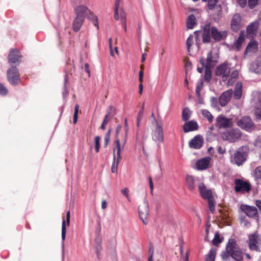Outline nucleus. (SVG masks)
Wrapping results in <instances>:
<instances>
[{"mask_svg":"<svg viewBox=\"0 0 261 261\" xmlns=\"http://www.w3.org/2000/svg\"><path fill=\"white\" fill-rule=\"evenodd\" d=\"M100 139V137L98 136L95 137V149L96 152H98L99 151Z\"/></svg>","mask_w":261,"mask_h":261,"instance_id":"45","label":"nucleus"},{"mask_svg":"<svg viewBox=\"0 0 261 261\" xmlns=\"http://www.w3.org/2000/svg\"><path fill=\"white\" fill-rule=\"evenodd\" d=\"M218 1L219 0H208L207 3L208 9L210 10L214 9L216 6H218L216 4Z\"/></svg>","mask_w":261,"mask_h":261,"instance_id":"42","label":"nucleus"},{"mask_svg":"<svg viewBox=\"0 0 261 261\" xmlns=\"http://www.w3.org/2000/svg\"><path fill=\"white\" fill-rule=\"evenodd\" d=\"M191 112L188 108H185L182 112V119L184 121H186L190 118L191 116Z\"/></svg>","mask_w":261,"mask_h":261,"instance_id":"36","label":"nucleus"},{"mask_svg":"<svg viewBox=\"0 0 261 261\" xmlns=\"http://www.w3.org/2000/svg\"><path fill=\"white\" fill-rule=\"evenodd\" d=\"M152 138L156 143L158 147L160 148L161 144L164 141V134L162 127L158 124L156 125L155 130L152 133Z\"/></svg>","mask_w":261,"mask_h":261,"instance_id":"13","label":"nucleus"},{"mask_svg":"<svg viewBox=\"0 0 261 261\" xmlns=\"http://www.w3.org/2000/svg\"><path fill=\"white\" fill-rule=\"evenodd\" d=\"M144 104L143 105V106L141 108V109L139 111V112L138 113V116H137V118H138V119H142V117L143 115L144 108Z\"/></svg>","mask_w":261,"mask_h":261,"instance_id":"52","label":"nucleus"},{"mask_svg":"<svg viewBox=\"0 0 261 261\" xmlns=\"http://www.w3.org/2000/svg\"><path fill=\"white\" fill-rule=\"evenodd\" d=\"M242 136V133L239 129L234 128L223 132L222 134V138L224 141L234 143L240 140Z\"/></svg>","mask_w":261,"mask_h":261,"instance_id":"4","label":"nucleus"},{"mask_svg":"<svg viewBox=\"0 0 261 261\" xmlns=\"http://www.w3.org/2000/svg\"><path fill=\"white\" fill-rule=\"evenodd\" d=\"M211 68L212 67L205 66L204 72V80L207 82H210L212 77L211 71Z\"/></svg>","mask_w":261,"mask_h":261,"instance_id":"38","label":"nucleus"},{"mask_svg":"<svg viewBox=\"0 0 261 261\" xmlns=\"http://www.w3.org/2000/svg\"><path fill=\"white\" fill-rule=\"evenodd\" d=\"M241 15L238 13L235 14L231 21V28L233 31L237 32L239 30L241 27Z\"/></svg>","mask_w":261,"mask_h":261,"instance_id":"22","label":"nucleus"},{"mask_svg":"<svg viewBox=\"0 0 261 261\" xmlns=\"http://www.w3.org/2000/svg\"><path fill=\"white\" fill-rule=\"evenodd\" d=\"M248 148L245 146L239 148L233 155L231 162L238 166L242 165L247 160Z\"/></svg>","mask_w":261,"mask_h":261,"instance_id":"3","label":"nucleus"},{"mask_svg":"<svg viewBox=\"0 0 261 261\" xmlns=\"http://www.w3.org/2000/svg\"><path fill=\"white\" fill-rule=\"evenodd\" d=\"M198 189L201 197L203 199H207L209 209L213 213L215 210V205L212 191L210 190L207 189L205 186L202 182H200L198 184Z\"/></svg>","mask_w":261,"mask_h":261,"instance_id":"2","label":"nucleus"},{"mask_svg":"<svg viewBox=\"0 0 261 261\" xmlns=\"http://www.w3.org/2000/svg\"><path fill=\"white\" fill-rule=\"evenodd\" d=\"M92 20L93 21V23L95 26H96L97 28V29H98V18L96 16L93 15L92 16Z\"/></svg>","mask_w":261,"mask_h":261,"instance_id":"54","label":"nucleus"},{"mask_svg":"<svg viewBox=\"0 0 261 261\" xmlns=\"http://www.w3.org/2000/svg\"><path fill=\"white\" fill-rule=\"evenodd\" d=\"M203 143V137L201 135H198L189 141V146L191 148L199 149L202 146Z\"/></svg>","mask_w":261,"mask_h":261,"instance_id":"16","label":"nucleus"},{"mask_svg":"<svg viewBox=\"0 0 261 261\" xmlns=\"http://www.w3.org/2000/svg\"><path fill=\"white\" fill-rule=\"evenodd\" d=\"M110 137L108 136V135H106L105 137V146H107V144L110 141Z\"/></svg>","mask_w":261,"mask_h":261,"instance_id":"62","label":"nucleus"},{"mask_svg":"<svg viewBox=\"0 0 261 261\" xmlns=\"http://www.w3.org/2000/svg\"><path fill=\"white\" fill-rule=\"evenodd\" d=\"M235 191L237 193H244L249 192L251 190V185L247 181H244L241 179H236L234 180Z\"/></svg>","mask_w":261,"mask_h":261,"instance_id":"12","label":"nucleus"},{"mask_svg":"<svg viewBox=\"0 0 261 261\" xmlns=\"http://www.w3.org/2000/svg\"><path fill=\"white\" fill-rule=\"evenodd\" d=\"M7 78L9 82L11 85L15 86L18 84L20 80V74L16 67L12 66L7 70Z\"/></svg>","mask_w":261,"mask_h":261,"instance_id":"10","label":"nucleus"},{"mask_svg":"<svg viewBox=\"0 0 261 261\" xmlns=\"http://www.w3.org/2000/svg\"><path fill=\"white\" fill-rule=\"evenodd\" d=\"M241 208L242 211L249 217L255 218L257 217V211L256 208L254 206L242 205Z\"/></svg>","mask_w":261,"mask_h":261,"instance_id":"20","label":"nucleus"},{"mask_svg":"<svg viewBox=\"0 0 261 261\" xmlns=\"http://www.w3.org/2000/svg\"><path fill=\"white\" fill-rule=\"evenodd\" d=\"M8 90L7 88L0 83V95H5L7 94Z\"/></svg>","mask_w":261,"mask_h":261,"instance_id":"49","label":"nucleus"},{"mask_svg":"<svg viewBox=\"0 0 261 261\" xmlns=\"http://www.w3.org/2000/svg\"><path fill=\"white\" fill-rule=\"evenodd\" d=\"M66 222L65 220L62 221V257L64 258V242L66 238Z\"/></svg>","mask_w":261,"mask_h":261,"instance_id":"29","label":"nucleus"},{"mask_svg":"<svg viewBox=\"0 0 261 261\" xmlns=\"http://www.w3.org/2000/svg\"><path fill=\"white\" fill-rule=\"evenodd\" d=\"M244 41V37L240 35L235 42L234 45L237 50H240L242 47V44Z\"/></svg>","mask_w":261,"mask_h":261,"instance_id":"39","label":"nucleus"},{"mask_svg":"<svg viewBox=\"0 0 261 261\" xmlns=\"http://www.w3.org/2000/svg\"><path fill=\"white\" fill-rule=\"evenodd\" d=\"M85 20V19L81 17L75 16L72 22L73 30L77 32L81 28L82 24Z\"/></svg>","mask_w":261,"mask_h":261,"instance_id":"26","label":"nucleus"},{"mask_svg":"<svg viewBox=\"0 0 261 261\" xmlns=\"http://www.w3.org/2000/svg\"><path fill=\"white\" fill-rule=\"evenodd\" d=\"M203 82L201 81L197 85L196 88V96H200V91L202 89V88L203 87Z\"/></svg>","mask_w":261,"mask_h":261,"instance_id":"48","label":"nucleus"},{"mask_svg":"<svg viewBox=\"0 0 261 261\" xmlns=\"http://www.w3.org/2000/svg\"><path fill=\"white\" fill-rule=\"evenodd\" d=\"M216 254V250L212 248L208 253L205 256V261H215Z\"/></svg>","mask_w":261,"mask_h":261,"instance_id":"35","label":"nucleus"},{"mask_svg":"<svg viewBox=\"0 0 261 261\" xmlns=\"http://www.w3.org/2000/svg\"><path fill=\"white\" fill-rule=\"evenodd\" d=\"M211 158L206 156L198 160L195 164V166L198 170H203L209 167Z\"/></svg>","mask_w":261,"mask_h":261,"instance_id":"17","label":"nucleus"},{"mask_svg":"<svg viewBox=\"0 0 261 261\" xmlns=\"http://www.w3.org/2000/svg\"><path fill=\"white\" fill-rule=\"evenodd\" d=\"M141 70L139 71V81L140 82V83H142L143 82V71L142 70L143 66L142 65L141 66Z\"/></svg>","mask_w":261,"mask_h":261,"instance_id":"53","label":"nucleus"},{"mask_svg":"<svg viewBox=\"0 0 261 261\" xmlns=\"http://www.w3.org/2000/svg\"><path fill=\"white\" fill-rule=\"evenodd\" d=\"M79 110V105H76L75 106L74 113L73 115V123L75 124L77 120L78 112Z\"/></svg>","mask_w":261,"mask_h":261,"instance_id":"46","label":"nucleus"},{"mask_svg":"<svg viewBox=\"0 0 261 261\" xmlns=\"http://www.w3.org/2000/svg\"><path fill=\"white\" fill-rule=\"evenodd\" d=\"M153 252H154L153 247V246L150 245V247L149 248V251H148L149 255L153 256Z\"/></svg>","mask_w":261,"mask_h":261,"instance_id":"63","label":"nucleus"},{"mask_svg":"<svg viewBox=\"0 0 261 261\" xmlns=\"http://www.w3.org/2000/svg\"><path fill=\"white\" fill-rule=\"evenodd\" d=\"M258 0H248V6L250 9L254 8L257 4Z\"/></svg>","mask_w":261,"mask_h":261,"instance_id":"50","label":"nucleus"},{"mask_svg":"<svg viewBox=\"0 0 261 261\" xmlns=\"http://www.w3.org/2000/svg\"><path fill=\"white\" fill-rule=\"evenodd\" d=\"M237 124L241 128L248 132L251 131L255 127L254 122L249 116H244L238 119Z\"/></svg>","mask_w":261,"mask_h":261,"instance_id":"8","label":"nucleus"},{"mask_svg":"<svg viewBox=\"0 0 261 261\" xmlns=\"http://www.w3.org/2000/svg\"><path fill=\"white\" fill-rule=\"evenodd\" d=\"M198 124L196 121H190L187 123H186L183 125L182 127L185 133L196 130L198 129Z\"/></svg>","mask_w":261,"mask_h":261,"instance_id":"24","label":"nucleus"},{"mask_svg":"<svg viewBox=\"0 0 261 261\" xmlns=\"http://www.w3.org/2000/svg\"><path fill=\"white\" fill-rule=\"evenodd\" d=\"M115 143L116 148L113 149V163L112 165L111 170L113 173L117 172L118 166L120 162L121 156V145L119 139H117Z\"/></svg>","mask_w":261,"mask_h":261,"instance_id":"5","label":"nucleus"},{"mask_svg":"<svg viewBox=\"0 0 261 261\" xmlns=\"http://www.w3.org/2000/svg\"><path fill=\"white\" fill-rule=\"evenodd\" d=\"M219 55L217 53L210 51L207 55L205 66L213 67L218 62Z\"/></svg>","mask_w":261,"mask_h":261,"instance_id":"19","label":"nucleus"},{"mask_svg":"<svg viewBox=\"0 0 261 261\" xmlns=\"http://www.w3.org/2000/svg\"><path fill=\"white\" fill-rule=\"evenodd\" d=\"M232 93L233 91L230 89L224 91L220 95L219 98V101L222 107H224L228 103L230 100Z\"/></svg>","mask_w":261,"mask_h":261,"instance_id":"18","label":"nucleus"},{"mask_svg":"<svg viewBox=\"0 0 261 261\" xmlns=\"http://www.w3.org/2000/svg\"><path fill=\"white\" fill-rule=\"evenodd\" d=\"M203 117L207 119L209 122L211 123L213 121V116L207 110H202L201 111Z\"/></svg>","mask_w":261,"mask_h":261,"instance_id":"37","label":"nucleus"},{"mask_svg":"<svg viewBox=\"0 0 261 261\" xmlns=\"http://www.w3.org/2000/svg\"><path fill=\"white\" fill-rule=\"evenodd\" d=\"M128 191V189L127 188H125L121 190V193L128 200V201H130Z\"/></svg>","mask_w":261,"mask_h":261,"instance_id":"51","label":"nucleus"},{"mask_svg":"<svg viewBox=\"0 0 261 261\" xmlns=\"http://www.w3.org/2000/svg\"><path fill=\"white\" fill-rule=\"evenodd\" d=\"M21 54L20 51L16 49H12L8 55L9 63L12 65L15 64L16 65H19L21 62Z\"/></svg>","mask_w":261,"mask_h":261,"instance_id":"14","label":"nucleus"},{"mask_svg":"<svg viewBox=\"0 0 261 261\" xmlns=\"http://www.w3.org/2000/svg\"><path fill=\"white\" fill-rule=\"evenodd\" d=\"M261 242V238L257 231L248 236V247L250 250L260 252L259 245Z\"/></svg>","mask_w":261,"mask_h":261,"instance_id":"6","label":"nucleus"},{"mask_svg":"<svg viewBox=\"0 0 261 261\" xmlns=\"http://www.w3.org/2000/svg\"><path fill=\"white\" fill-rule=\"evenodd\" d=\"M256 205L261 211V200H256Z\"/></svg>","mask_w":261,"mask_h":261,"instance_id":"64","label":"nucleus"},{"mask_svg":"<svg viewBox=\"0 0 261 261\" xmlns=\"http://www.w3.org/2000/svg\"><path fill=\"white\" fill-rule=\"evenodd\" d=\"M101 244L102 238L100 236L96 237L94 240V248L98 258H99L100 251L102 249Z\"/></svg>","mask_w":261,"mask_h":261,"instance_id":"25","label":"nucleus"},{"mask_svg":"<svg viewBox=\"0 0 261 261\" xmlns=\"http://www.w3.org/2000/svg\"><path fill=\"white\" fill-rule=\"evenodd\" d=\"M232 125V119L228 118L222 115L218 116L216 119L215 126L219 129L229 128Z\"/></svg>","mask_w":261,"mask_h":261,"instance_id":"11","label":"nucleus"},{"mask_svg":"<svg viewBox=\"0 0 261 261\" xmlns=\"http://www.w3.org/2000/svg\"><path fill=\"white\" fill-rule=\"evenodd\" d=\"M196 24V17L193 14L190 15L187 20V27L189 29H192L194 28Z\"/></svg>","mask_w":261,"mask_h":261,"instance_id":"33","label":"nucleus"},{"mask_svg":"<svg viewBox=\"0 0 261 261\" xmlns=\"http://www.w3.org/2000/svg\"><path fill=\"white\" fill-rule=\"evenodd\" d=\"M227 32L226 31H219L215 27L211 28L212 38L215 41H219L226 37Z\"/></svg>","mask_w":261,"mask_h":261,"instance_id":"15","label":"nucleus"},{"mask_svg":"<svg viewBox=\"0 0 261 261\" xmlns=\"http://www.w3.org/2000/svg\"><path fill=\"white\" fill-rule=\"evenodd\" d=\"M214 10V13L213 14V18L215 21L218 22L221 17V7L220 5L216 6Z\"/></svg>","mask_w":261,"mask_h":261,"instance_id":"32","label":"nucleus"},{"mask_svg":"<svg viewBox=\"0 0 261 261\" xmlns=\"http://www.w3.org/2000/svg\"><path fill=\"white\" fill-rule=\"evenodd\" d=\"M250 70L252 72L259 74L261 72V65L257 63L253 62L250 65Z\"/></svg>","mask_w":261,"mask_h":261,"instance_id":"34","label":"nucleus"},{"mask_svg":"<svg viewBox=\"0 0 261 261\" xmlns=\"http://www.w3.org/2000/svg\"><path fill=\"white\" fill-rule=\"evenodd\" d=\"M230 72V68L227 63H223L218 66L215 71V75L221 76L222 80L225 81L229 76Z\"/></svg>","mask_w":261,"mask_h":261,"instance_id":"9","label":"nucleus"},{"mask_svg":"<svg viewBox=\"0 0 261 261\" xmlns=\"http://www.w3.org/2000/svg\"><path fill=\"white\" fill-rule=\"evenodd\" d=\"M193 36L190 35L187 39L186 45L188 51H189L193 43Z\"/></svg>","mask_w":261,"mask_h":261,"instance_id":"44","label":"nucleus"},{"mask_svg":"<svg viewBox=\"0 0 261 261\" xmlns=\"http://www.w3.org/2000/svg\"><path fill=\"white\" fill-rule=\"evenodd\" d=\"M76 16L85 18L86 16L90 11L88 8L84 5H79L75 7L74 9Z\"/></svg>","mask_w":261,"mask_h":261,"instance_id":"23","label":"nucleus"},{"mask_svg":"<svg viewBox=\"0 0 261 261\" xmlns=\"http://www.w3.org/2000/svg\"><path fill=\"white\" fill-rule=\"evenodd\" d=\"M225 249L220 255L223 260H227L230 256L236 261L243 260V252L234 239H229Z\"/></svg>","mask_w":261,"mask_h":261,"instance_id":"1","label":"nucleus"},{"mask_svg":"<svg viewBox=\"0 0 261 261\" xmlns=\"http://www.w3.org/2000/svg\"><path fill=\"white\" fill-rule=\"evenodd\" d=\"M258 49V43L255 40L250 41L247 45L245 54L248 53H255Z\"/></svg>","mask_w":261,"mask_h":261,"instance_id":"27","label":"nucleus"},{"mask_svg":"<svg viewBox=\"0 0 261 261\" xmlns=\"http://www.w3.org/2000/svg\"><path fill=\"white\" fill-rule=\"evenodd\" d=\"M259 23L258 21L251 22L249 24L246 29L247 32L249 35L254 34L257 30Z\"/></svg>","mask_w":261,"mask_h":261,"instance_id":"31","label":"nucleus"},{"mask_svg":"<svg viewBox=\"0 0 261 261\" xmlns=\"http://www.w3.org/2000/svg\"><path fill=\"white\" fill-rule=\"evenodd\" d=\"M126 16V13L125 12H124L122 10H121V12H120V17H121L122 21H124V20H126L125 19Z\"/></svg>","mask_w":261,"mask_h":261,"instance_id":"57","label":"nucleus"},{"mask_svg":"<svg viewBox=\"0 0 261 261\" xmlns=\"http://www.w3.org/2000/svg\"><path fill=\"white\" fill-rule=\"evenodd\" d=\"M139 217L144 225L148 223V217L149 214V204L146 199H144L143 203L138 207Z\"/></svg>","mask_w":261,"mask_h":261,"instance_id":"7","label":"nucleus"},{"mask_svg":"<svg viewBox=\"0 0 261 261\" xmlns=\"http://www.w3.org/2000/svg\"><path fill=\"white\" fill-rule=\"evenodd\" d=\"M221 242L222 240L220 239L219 232H217L215 234L214 238L213 240V243L214 245L218 246Z\"/></svg>","mask_w":261,"mask_h":261,"instance_id":"41","label":"nucleus"},{"mask_svg":"<svg viewBox=\"0 0 261 261\" xmlns=\"http://www.w3.org/2000/svg\"><path fill=\"white\" fill-rule=\"evenodd\" d=\"M114 18L116 20H118L119 19L118 9H114Z\"/></svg>","mask_w":261,"mask_h":261,"instance_id":"58","label":"nucleus"},{"mask_svg":"<svg viewBox=\"0 0 261 261\" xmlns=\"http://www.w3.org/2000/svg\"><path fill=\"white\" fill-rule=\"evenodd\" d=\"M254 176L256 178L261 179V166H258L255 169Z\"/></svg>","mask_w":261,"mask_h":261,"instance_id":"47","label":"nucleus"},{"mask_svg":"<svg viewBox=\"0 0 261 261\" xmlns=\"http://www.w3.org/2000/svg\"><path fill=\"white\" fill-rule=\"evenodd\" d=\"M211 28L210 23H206L203 28L202 41L209 43L211 40Z\"/></svg>","mask_w":261,"mask_h":261,"instance_id":"21","label":"nucleus"},{"mask_svg":"<svg viewBox=\"0 0 261 261\" xmlns=\"http://www.w3.org/2000/svg\"><path fill=\"white\" fill-rule=\"evenodd\" d=\"M199 62L202 65L201 67H198L197 70L199 73H202L203 70V68H205V59L204 57H201L200 59Z\"/></svg>","mask_w":261,"mask_h":261,"instance_id":"43","label":"nucleus"},{"mask_svg":"<svg viewBox=\"0 0 261 261\" xmlns=\"http://www.w3.org/2000/svg\"><path fill=\"white\" fill-rule=\"evenodd\" d=\"M242 95V84L241 82H238L236 84L233 97L236 100H239L241 98Z\"/></svg>","mask_w":261,"mask_h":261,"instance_id":"28","label":"nucleus"},{"mask_svg":"<svg viewBox=\"0 0 261 261\" xmlns=\"http://www.w3.org/2000/svg\"><path fill=\"white\" fill-rule=\"evenodd\" d=\"M124 128H125V134L124 138V139L122 141V143H123L122 144V148H123L124 147V146L125 145V143L126 142L127 136V133H128V124H127V119L126 118H125V120H124Z\"/></svg>","mask_w":261,"mask_h":261,"instance_id":"40","label":"nucleus"},{"mask_svg":"<svg viewBox=\"0 0 261 261\" xmlns=\"http://www.w3.org/2000/svg\"><path fill=\"white\" fill-rule=\"evenodd\" d=\"M84 69L85 71L88 74L89 76H90V69L89 64L88 63H86L84 65Z\"/></svg>","mask_w":261,"mask_h":261,"instance_id":"60","label":"nucleus"},{"mask_svg":"<svg viewBox=\"0 0 261 261\" xmlns=\"http://www.w3.org/2000/svg\"><path fill=\"white\" fill-rule=\"evenodd\" d=\"M197 97V102L200 104H204V100L203 98L201 97V94L200 96H196Z\"/></svg>","mask_w":261,"mask_h":261,"instance_id":"59","label":"nucleus"},{"mask_svg":"<svg viewBox=\"0 0 261 261\" xmlns=\"http://www.w3.org/2000/svg\"><path fill=\"white\" fill-rule=\"evenodd\" d=\"M186 180L188 189L190 191H193L195 189V183L197 179L192 175H188L186 177Z\"/></svg>","mask_w":261,"mask_h":261,"instance_id":"30","label":"nucleus"},{"mask_svg":"<svg viewBox=\"0 0 261 261\" xmlns=\"http://www.w3.org/2000/svg\"><path fill=\"white\" fill-rule=\"evenodd\" d=\"M238 4L242 7L244 8L246 5L247 0H237Z\"/></svg>","mask_w":261,"mask_h":261,"instance_id":"55","label":"nucleus"},{"mask_svg":"<svg viewBox=\"0 0 261 261\" xmlns=\"http://www.w3.org/2000/svg\"><path fill=\"white\" fill-rule=\"evenodd\" d=\"M110 116V112H108V113L106 114V115L105 116L102 123L105 124H107L109 122V120L108 118Z\"/></svg>","mask_w":261,"mask_h":261,"instance_id":"56","label":"nucleus"},{"mask_svg":"<svg viewBox=\"0 0 261 261\" xmlns=\"http://www.w3.org/2000/svg\"><path fill=\"white\" fill-rule=\"evenodd\" d=\"M70 212L68 211L66 214V221L67 224L68 226L70 225Z\"/></svg>","mask_w":261,"mask_h":261,"instance_id":"61","label":"nucleus"}]
</instances>
